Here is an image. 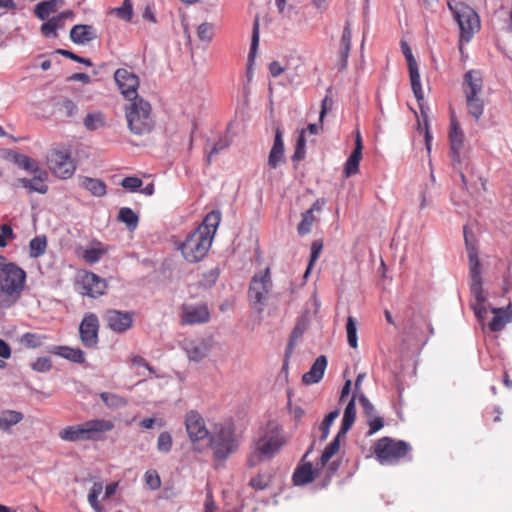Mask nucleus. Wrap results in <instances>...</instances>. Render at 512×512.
I'll list each match as a JSON object with an SVG mask.
<instances>
[{"label":"nucleus","instance_id":"f257e3e1","mask_svg":"<svg viewBox=\"0 0 512 512\" xmlns=\"http://www.w3.org/2000/svg\"><path fill=\"white\" fill-rule=\"evenodd\" d=\"M220 221V212L211 211L206 215L202 224L187 236L180 247L182 255L187 261L199 262L206 256Z\"/></svg>","mask_w":512,"mask_h":512},{"label":"nucleus","instance_id":"f03ea898","mask_svg":"<svg viewBox=\"0 0 512 512\" xmlns=\"http://www.w3.org/2000/svg\"><path fill=\"white\" fill-rule=\"evenodd\" d=\"M288 435L276 422L270 421L253 443V449L248 456L247 465L255 467L263 460H270L288 443Z\"/></svg>","mask_w":512,"mask_h":512},{"label":"nucleus","instance_id":"7ed1b4c3","mask_svg":"<svg viewBox=\"0 0 512 512\" xmlns=\"http://www.w3.org/2000/svg\"><path fill=\"white\" fill-rule=\"evenodd\" d=\"M114 429V423L107 419H91L80 424L66 426L58 436L67 442L103 441L106 433Z\"/></svg>","mask_w":512,"mask_h":512},{"label":"nucleus","instance_id":"20e7f679","mask_svg":"<svg viewBox=\"0 0 512 512\" xmlns=\"http://www.w3.org/2000/svg\"><path fill=\"white\" fill-rule=\"evenodd\" d=\"M208 446L215 461L225 462L240 447V435L235 425L231 422L216 424L209 437Z\"/></svg>","mask_w":512,"mask_h":512},{"label":"nucleus","instance_id":"39448f33","mask_svg":"<svg viewBox=\"0 0 512 512\" xmlns=\"http://www.w3.org/2000/svg\"><path fill=\"white\" fill-rule=\"evenodd\" d=\"M125 118L129 130L135 135H145L154 128L152 106L143 97H134L124 105Z\"/></svg>","mask_w":512,"mask_h":512},{"label":"nucleus","instance_id":"423d86ee","mask_svg":"<svg viewBox=\"0 0 512 512\" xmlns=\"http://www.w3.org/2000/svg\"><path fill=\"white\" fill-rule=\"evenodd\" d=\"M0 273V308H9L19 299L24 289L26 272L19 266H11Z\"/></svg>","mask_w":512,"mask_h":512},{"label":"nucleus","instance_id":"0eeeda50","mask_svg":"<svg viewBox=\"0 0 512 512\" xmlns=\"http://www.w3.org/2000/svg\"><path fill=\"white\" fill-rule=\"evenodd\" d=\"M482 86V78L479 73L468 71L465 74L462 88L466 98V105L469 113L476 120L482 116L484 110V104L481 98Z\"/></svg>","mask_w":512,"mask_h":512},{"label":"nucleus","instance_id":"6e6552de","mask_svg":"<svg viewBox=\"0 0 512 512\" xmlns=\"http://www.w3.org/2000/svg\"><path fill=\"white\" fill-rule=\"evenodd\" d=\"M410 445L402 440L383 437L376 441L374 453L381 464H395L410 452Z\"/></svg>","mask_w":512,"mask_h":512},{"label":"nucleus","instance_id":"1a4fd4ad","mask_svg":"<svg viewBox=\"0 0 512 512\" xmlns=\"http://www.w3.org/2000/svg\"><path fill=\"white\" fill-rule=\"evenodd\" d=\"M449 7L459 25L461 40L469 42L474 33L480 28V21L477 13L463 3H456L454 6L449 3Z\"/></svg>","mask_w":512,"mask_h":512},{"label":"nucleus","instance_id":"9d476101","mask_svg":"<svg viewBox=\"0 0 512 512\" xmlns=\"http://www.w3.org/2000/svg\"><path fill=\"white\" fill-rule=\"evenodd\" d=\"M47 165L51 172L58 178L68 179L75 170L76 165L68 149H51L47 156Z\"/></svg>","mask_w":512,"mask_h":512},{"label":"nucleus","instance_id":"9b49d317","mask_svg":"<svg viewBox=\"0 0 512 512\" xmlns=\"http://www.w3.org/2000/svg\"><path fill=\"white\" fill-rule=\"evenodd\" d=\"M185 428L193 450L202 451L200 442L209 440L211 435L203 416L196 410L188 411L185 415Z\"/></svg>","mask_w":512,"mask_h":512},{"label":"nucleus","instance_id":"f8f14e48","mask_svg":"<svg viewBox=\"0 0 512 512\" xmlns=\"http://www.w3.org/2000/svg\"><path fill=\"white\" fill-rule=\"evenodd\" d=\"M114 80L126 101L139 97V77L130 69L119 68L114 72Z\"/></svg>","mask_w":512,"mask_h":512},{"label":"nucleus","instance_id":"ddd939ff","mask_svg":"<svg viewBox=\"0 0 512 512\" xmlns=\"http://www.w3.org/2000/svg\"><path fill=\"white\" fill-rule=\"evenodd\" d=\"M99 320L96 314L86 313L79 325L81 343L88 349L97 347L99 342Z\"/></svg>","mask_w":512,"mask_h":512},{"label":"nucleus","instance_id":"4468645a","mask_svg":"<svg viewBox=\"0 0 512 512\" xmlns=\"http://www.w3.org/2000/svg\"><path fill=\"white\" fill-rule=\"evenodd\" d=\"M401 50L404 54L408 69H409V76H410V82H411V88L414 93L415 98L420 103L424 100V92L422 89L421 81H420V73L418 64L412 54L411 48L408 45L407 42L401 41Z\"/></svg>","mask_w":512,"mask_h":512},{"label":"nucleus","instance_id":"2eb2a0df","mask_svg":"<svg viewBox=\"0 0 512 512\" xmlns=\"http://www.w3.org/2000/svg\"><path fill=\"white\" fill-rule=\"evenodd\" d=\"M271 289L270 269L266 268L263 273L256 274L251 280L249 297L254 304L263 305Z\"/></svg>","mask_w":512,"mask_h":512},{"label":"nucleus","instance_id":"dca6fc26","mask_svg":"<svg viewBox=\"0 0 512 512\" xmlns=\"http://www.w3.org/2000/svg\"><path fill=\"white\" fill-rule=\"evenodd\" d=\"M78 284L81 289V294L91 298L102 296L107 289L106 280L93 272H84L80 276Z\"/></svg>","mask_w":512,"mask_h":512},{"label":"nucleus","instance_id":"f3484780","mask_svg":"<svg viewBox=\"0 0 512 512\" xmlns=\"http://www.w3.org/2000/svg\"><path fill=\"white\" fill-rule=\"evenodd\" d=\"M133 317V312H123L116 309L107 310L104 314L107 327L116 333L129 330L133 325Z\"/></svg>","mask_w":512,"mask_h":512},{"label":"nucleus","instance_id":"a211bd4d","mask_svg":"<svg viewBox=\"0 0 512 512\" xmlns=\"http://www.w3.org/2000/svg\"><path fill=\"white\" fill-rule=\"evenodd\" d=\"M210 312L205 304L182 306L181 323L186 325H195L208 322Z\"/></svg>","mask_w":512,"mask_h":512},{"label":"nucleus","instance_id":"6ab92c4d","mask_svg":"<svg viewBox=\"0 0 512 512\" xmlns=\"http://www.w3.org/2000/svg\"><path fill=\"white\" fill-rule=\"evenodd\" d=\"M449 140L452 162L460 163L461 151L464 144V133L454 116L451 117Z\"/></svg>","mask_w":512,"mask_h":512},{"label":"nucleus","instance_id":"aec40b11","mask_svg":"<svg viewBox=\"0 0 512 512\" xmlns=\"http://www.w3.org/2000/svg\"><path fill=\"white\" fill-rule=\"evenodd\" d=\"M471 292L475 297V302L472 304L473 311L478 319H483L484 315L487 312L485 302L486 297L484 296L483 288H482V279L481 276L479 278H471Z\"/></svg>","mask_w":512,"mask_h":512},{"label":"nucleus","instance_id":"412c9836","mask_svg":"<svg viewBox=\"0 0 512 512\" xmlns=\"http://www.w3.org/2000/svg\"><path fill=\"white\" fill-rule=\"evenodd\" d=\"M471 292L475 297V302L472 304L473 311L478 319H483L484 315L487 312L485 302L486 297L484 296L483 288H482V279L481 276L479 278H471Z\"/></svg>","mask_w":512,"mask_h":512},{"label":"nucleus","instance_id":"4be33fe9","mask_svg":"<svg viewBox=\"0 0 512 512\" xmlns=\"http://www.w3.org/2000/svg\"><path fill=\"white\" fill-rule=\"evenodd\" d=\"M282 162H284L283 132L278 126L275 129L273 146L268 156V165L271 169H276Z\"/></svg>","mask_w":512,"mask_h":512},{"label":"nucleus","instance_id":"5701e85b","mask_svg":"<svg viewBox=\"0 0 512 512\" xmlns=\"http://www.w3.org/2000/svg\"><path fill=\"white\" fill-rule=\"evenodd\" d=\"M97 38L96 29L92 25L78 24L70 30V39L73 43L84 45Z\"/></svg>","mask_w":512,"mask_h":512},{"label":"nucleus","instance_id":"b1692460","mask_svg":"<svg viewBox=\"0 0 512 512\" xmlns=\"http://www.w3.org/2000/svg\"><path fill=\"white\" fill-rule=\"evenodd\" d=\"M491 312L494 317L489 322L488 326L492 332L501 331L506 324L512 321V304L509 303L505 308H492Z\"/></svg>","mask_w":512,"mask_h":512},{"label":"nucleus","instance_id":"393cba45","mask_svg":"<svg viewBox=\"0 0 512 512\" xmlns=\"http://www.w3.org/2000/svg\"><path fill=\"white\" fill-rule=\"evenodd\" d=\"M183 348L190 360L198 362L204 359L209 351V345L203 340H185Z\"/></svg>","mask_w":512,"mask_h":512},{"label":"nucleus","instance_id":"a878e982","mask_svg":"<svg viewBox=\"0 0 512 512\" xmlns=\"http://www.w3.org/2000/svg\"><path fill=\"white\" fill-rule=\"evenodd\" d=\"M32 179L20 178L18 182L22 187L28 189L30 192H37L40 194H46L48 192V185L45 181L48 178V174L45 171H39Z\"/></svg>","mask_w":512,"mask_h":512},{"label":"nucleus","instance_id":"bb28decb","mask_svg":"<svg viewBox=\"0 0 512 512\" xmlns=\"http://www.w3.org/2000/svg\"><path fill=\"white\" fill-rule=\"evenodd\" d=\"M73 13L71 11H64L55 17L48 19L41 25V33L45 37H57V30L63 28L64 20L71 17Z\"/></svg>","mask_w":512,"mask_h":512},{"label":"nucleus","instance_id":"cd10ccee","mask_svg":"<svg viewBox=\"0 0 512 512\" xmlns=\"http://www.w3.org/2000/svg\"><path fill=\"white\" fill-rule=\"evenodd\" d=\"M326 366V357L324 355L319 356L310 370L302 376V381L308 385L318 383L323 378Z\"/></svg>","mask_w":512,"mask_h":512},{"label":"nucleus","instance_id":"c85d7f7f","mask_svg":"<svg viewBox=\"0 0 512 512\" xmlns=\"http://www.w3.org/2000/svg\"><path fill=\"white\" fill-rule=\"evenodd\" d=\"M50 353L77 364H83L86 361L85 353L80 348L54 346Z\"/></svg>","mask_w":512,"mask_h":512},{"label":"nucleus","instance_id":"c756f323","mask_svg":"<svg viewBox=\"0 0 512 512\" xmlns=\"http://www.w3.org/2000/svg\"><path fill=\"white\" fill-rule=\"evenodd\" d=\"M351 38L352 32L350 24L347 22L343 29L339 45L340 70H344L347 67L348 57L351 49Z\"/></svg>","mask_w":512,"mask_h":512},{"label":"nucleus","instance_id":"7c9ffc66","mask_svg":"<svg viewBox=\"0 0 512 512\" xmlns=\"http://www.w3.org/2000/svg\"><path fill=\"white\" fill-rule=\"evenodd\" d=\"M318 470L314 469L311 463L299 465L292 476L295 485H305L312 482L317 476Z\"/></svg>","mask_w":512,"mask_h":512},{"label":"nucleus","instance_id":"2f4dec72","mask_svg":"<svg viewBox=\"0 0 512 512\" xmlns=\"http://www.w3.org/2000/svg\"><path fill=\"white\" fill-rule=\"evenodd\" d=\"M464 238L466 243V248L468 252L469 258V266H470V277L471 278H479L480 274V260L478 257V252L475 246L469 241L468 233L466 228L464 229Z\"/></svg>","mask_w":512,"mask_h":512},{"label":"nucleus","instance_id":"473e14b6","mask_svg":"<svg viewBox=\"0 0 512 512\" xmlns=\"http://www.w3.org/2000/svg\"><path fill=\"white\" fill-rule=\"evenodd\" d=\"M355 399L356 395L353 394L350 401L348 402L345 410L344 415L342 418V423L340 427V434L346 435L347 432L351 429L353 426L355 419H356V405H355Z\"/></svg>","mask_w":512,"mask_h":512},{"label":"nucleus","instance_id":"72a5a7b5","mask_svg":"<svg viewBox=\"0 0 512 512\" xmlns=\"http://www.w3.org/2000/svg\"><path fill=\"white\" fill-rule=\"evenodd\" d=\"M55 112L60 118H72L78 113V106L71 99L64 98L55 104Z\"/></svg>","mask_w":512,"mask_h":512},{"label":"nucleus","instance_id":"f704fd0d","mask_svg":"<svg viewBox=\"0 0 512 512\" xmlns=\"http://www.w3.org/2000/svg\"><path fill=\"white\" fill-rule=\"evenodd\" d=\"M81 186L96 197H102L106 194V184L99 179L84 177Z\"/></svg>","mask_w":512,"mask_h":512},{"label":"nucleus","instance_id":"c9c22d12","mask_svg":"<svg viewBox=\"0 0 512 512\" xmlns=\"http://www.w3.org/2000/svg\"><path fill=\"white\" fill-rule=\"evenodd\" d=\"M47 249V238L45 235L34 237L29 242V256L31 258H39Z\"/></svg>","mask_w":512,"mask_h":512},{"label":"nucleus","instance_id":"e433bc0d","mask_svg":"<svg viewBox=\"0 0 512 512\" xmlns=\"http://www.w3.org/2000/svg\"><path fill=\"white\" fill-rule=\"evenodd\" d=\"M342 436H344V435L340 434V430H339L338 434L336 435V437L324 449V451H323V453H322V455L320 457V463H321V466L323 468H326V465L330 461V459L339 451V448H340V438Z\"/></svg>","mask_w":512,"mask_h":512},{"label":"nucleus","instance_id":"4c0bfd02","mask_svg":"<svg viewBox=\"0 0 512 512\" xmlns=\"http://www.w3.org/2000/svg\"><path fill=\"white\" fill-rule=\"evenodd\" d=\"M59 1L60 0H45L38 3L35 7V15L41 20L47 19L50 14L57 10Z\"/></svg>","mask_w":512,"mask_h":512},{"label":"nucleus","instance_id":"58836bf2","mask_svg":"<svg viewBox=\"0 0 512 512\" xmlns=\"http://www.w3.org/2000/svg\"><path fill=\"white\" fill-rule=\"evenodd\" d=\"M46 339L47 335L27 332L20 337V343L26 348L35 349L42 346Z\"/></svg>","mask_w":512,"mask_h":512},{"label":"nucleus","instance_id":"ea45409f","mask_svg":"<svg viewBox=\"0 0 512 512\" xmlns=\"http://www.w3.org/2000/svg\"><path fill=\"white\" fill-rule=\"evenodd\" d=\"M259 37H260V22L259 17H256L253 23V31H252V38H251V46L250 51L248 55V66H252L257 49L259 46Z\"/></svg>","mask_w":512,"mask_h":512},{"label":"nucleus","instance_id":"a19ab883","mask_svg":"<svg viewBox=\"0 0 512 512\" xmlns=\"http://www.w3.org/2000/svg\"><path fill=\"white\" fill-rule=\"evenodd\" d=\"M15 163L18 167L33 173L37 174L40 170L38 163L31 157L23 154H17L14 159Z\"/></svg>","mask_w":512,"mask_h":512},{"label":"nucleus","instance_id":"79ce46f5","mask_svg":"<svg viewBox=\"0 0 512 512\" xmlns=\"http://www.w3.org/2000/svg\"><path fill=\"white\" fill-rule=\"evenodd\" d=\"M106 252L107 250L101 247V243L98 242L97 247L83 250L81 257L85 260L86 263L94 264L98 262Z\"/></svg>","mask_w":512,"mask_h":512},{"label":"nucleus","instance_id":"37998d69","mask_svg":"<svg viewBox=\"0 0 512 512\" xmlns=\"http://www.w3.org/2000/svg\"><path fill=\"white\" fill-rule=\"evenodd\" d=\"M112 14H115L119 19L130 22L133 17V3L132 0H123L120 7L111 9Z\"/></svg>","mask_w":512,"mask_h":512},{"label":"nucleus","instance_id":"c03bdc74","mask_svg":"<svg viewBox=\"0 0 512 512\" xmlns=\"http://www.w3.org/2000/svg\"><path fill=\"white\" fill-rule=\"evenodd\" d=\"M118 219L131 230L137 227L139 221L137 214L128 207H123L119 210Z\"/></svg>","mask_w":512,"mask_h":512},{"label":"nucleus","instance_id":"a18cd8bd","mask_svg":"<svg viewBox=\"0 0 512 512\" xmlns=\"http://www.w3.org/2000/svg\"><path fill=\"white\" fill-rule=\"evenodd\" d=\"M84 126L87 130L94 131L105 125V118L102 113H89L84 118Z\"/></svg>","mask_w":512,"mask_h":512},{"label":"nucleus","instance_id":"49530a36","mask_svg":"<svg viewBox=\"0 0 512 512\" xmlns=\"http://www.w3.org/2000/svg\"><path fill=\"white\" fill-rule=\"evenodd\" d=\"M102 492L103 484L101 482H95L88 494V502L96 512H100L102 509L100 502L98 500Z\"/></svg>","mask_w":512,"mask_h":512},{"label":"nucleus","instance_id":"de8ad7c7","mask_svg":"<svg viewBox=\"0 0 512 512\" xmlns=\"http://www.w3.org/2000/svg\"><path fill=\"white\" fill-rule=\"evenodd\" d=\"M347 341L351 348L358 347L357 326L354 317L349 316L346 322Z\"/></svg>","mask_w":512,"mask_h":512},{"label":"nucleus","instance_id":"09e8293b","mask_svg":"<svg viewBox=\"0 0 512 512\" xmlns=\"http://www.w3.org/2000/svg\"><path fill=\"white\" fill-rule=\"evenodd\" d=\"M322 249H323V242H322V240H315V241L312 242V244H311V255H310L309 264H308L307 269H306V271L304 273V277L305 278L308 276V274L310 273L313 265L318 260L320 254L322 252Z\"/></svg>","mask_w":512,"mask_h":512},{"label":"nucleus","instance_id":"8fccbe9b","mask_svg":"<svg viewBox=\"0 0 512 512\" xmlns=\"http://www.w3.org/2000/svg\"><path fill=\"white\" fill-rule=\"evenodd\" d=\"M316 218L314 214H312V211H306L302 215V220L298 224V233L300 235H306L311 231L312 225L315 222Z\"/></svg>","mask_w":512,"mask_h":512},{"label":"nucleus","instance_id":"3c124183","mask_svg":"<svg viewBox=\"0 0 512 512\" xmlns=\"http://www.w3.org/2000/svg\"><path fill=\"white\" fill-rule=\"evenodd\" d=\"M340 412L338 409L331 411L324 420L322 421L320 425V431H321V440H326L329 435V430L335 419L339 416Z\"/></svg>","mask_w":512,"mask_h":512},{"label":"nucleus","instance_id":"603ef678","mask_svg":"<svg viewBox=\"0 0 512 512\" xmlns=\"http://www.w3.org/2000/svg\"><path fill=\"white\" fill-rule=\"evenodd\" d=\"M271 483V476L267 474H257L249 481V486L255 490L262 491L268 488Z\"/></svg>","mask_w":512,"mask_h":512},{"label":"nucleus","instance_id":"864d4df0","mask_svg":"<svg viewBox=\"0 0 512 512\" xmlns=\"http://www.w3.org/2000/svg\"><path fill=\"white\" fill-rule=\"evenodd\" d=\"M2 413L9 432L13 426L20 423L24 418L23 413L16 410H4Z\"/></svg>","mask_w":512,"mask_h":512},{"label":"nucleus","instance_id":"5fc2aeb1","mask_svg":"<svg viewBox=\"0 0 512 512\" xmlns=\"http://www.w3.org/2000/svg\"><path fill=\"white\" fill-rule=\"evenodd\" d=\"M305 147H306V140H305V130H302L299 134V137L296 142V147L294 154L292 156V160L295 162L301 161L305 157Z\"/></svg>","mask_w":512,"mask_h":512},{"label":"nucleus","instance_id":"6e6d98bb","mask_svg":"<svg viewBox=\"0 0 512 512\" xmlns=\"http://www.w3.org/2000/svg\"><path fill=\"white\" fill-rule=\"evenodd\" d=\"M173 440L169 432H161L157 439V449L160 452L168 453L172 448Z\"/></svg>","mask_w":512,"mask_h":512},{"label":"nucleus","instance_id":"4d7b16f0","mask_svg":"<svg viewBox=\"0 0 512 512\" xmlns=\"http://www.w3.org/2000/svg\"><path fill=\"white\" fill-rule=\"evenodd\" d=\"M100 398L108 407H118L126 404V400L124 398L107 392L100 393Z\"/></svg>","mask_w":512,"mask_h":512},{"label":"nucleus","instance_id":"13d9d810","mask_svg":"<svg viewBox=\"0 0 512 512\" xmlns=\"http://www.w3.org/2000/svg\"><path fill=\"white\" fill-rule=\"evenodd\" d=\"M144 480L146 485L152 490H157L161 487V479L156 470L151 469L146 471Z\"/></svg>","mask_w":512,"mask_h":512},{"label":"nucleus","instance_id":"bf43d9fd","mask_svg":"<svg viewBox=\"0 0 512 512\" xmlns=\"http://www.w3.org/2000/svg\"><path fill=\"white\" fill-rule=\"evenodd\" d=\"M121 186L124 189H126V190H129L131 192H135L139 188H141L142 180L140 178H138V177H135V176H128V177H125L122 180Z\"/></svg>","mask_w":512,"mask_h":512},{"label":"nucleus","instance_id":"052dcab7","mask_svg":"<svg viewBox=\"0 0 512 512\" xmlns=\"http://www.w3.org/2000/svg\"><path fill=\"white\" fill-rule=\"evenodd\" d=\"M31 367L37 372H48L52 368V363L48 357H39L32 363Z\"/></svg>","mask_w":512,"mask_h":512},{"label":"nucleus","instance_id":"680f3d73","mask_svg":"<svg viewBox=\"0 0 512 512\" xmlns=\"http://www.w3.org/2000/svg\"><path fill=\"white\" fill-rule=\"evenodd\" d=\"M56 53L64 56V57H67L75 62H78V63H82L86 66H92V62L90 59L88 58H83V57H80L78 55H76L75 53H73L72 51H69V50H65V49H58L56 50Z\"/></svg>","mask_w":512,"mask_h":512},{"label":"nucleus","instance_id":"e2e57ef3","mask_svg":"<svg viewBox=\"0 0 512 512\" xmlns=\"http://www.w3.org/2000/svg\"><path fill=\"white\" fill-rule=\"evenodd\" d=\"M212 30L213 25L211 23L205 22L202 23L197 30L198 37L203 41H211L212 40Z\"/></svg>","mask_w":512,"mask_h":512},{"label":"nucleus","instance_id":"0e129e2a","mask_svg":"<svg viewBox=\"0 0 512 512\" xmlns=\"http://www.w3.org/2000/svg\"><path fill=\"white\" fill-rule=\"evenodd\" d=\"M275 4L278 10V13L283 18H291L293 12V6L287 4V0H275Z\"/></svg>","mask_w":512,"mask_h":512},{"label":"nucleus","instance_id":"69168bd1","mask_svg":"<svg viewBox=\"0 0 512 512\" xmlns=\"http://www.w3.org/2000/svg\"><path fill=\"white\" fill-rule=\"evenodd\" d=\"M358 399L363 408L364 414L367 416V418H371L375 411L373 404L363 393L359 394Z\"/></svg>","mask_w":512,"mask_h":512},{"label":"nucleus","instance_id":"338daca9","mask_svg":"<svg viewBox=\"0 0 512 512\" xmlns=\"http://www.w3.org/2000/svg\"><path fill=\"white\" fill-rule=\"evenodd\" d=\"M362 138L359 131L356 132V139H355V148L351 155L349 156L351 159H354L358 163H360V160L362 159Z\"/></svg>","mask_w":512,"mask_h":512},{"label":"nucleus","instance_id":"774afa93","mask_svg":"<svg viewBox=\"0 0 512 512\" xmlns=\"http://www.w3.org/2000/svg\"><path fill=\"white\" fill-rule=\"evenodd\" d=\"M368 425H369L368 435H372V434L378 432L384 426V422L381 417L372 416L371 418H368Z\"/></svg>","mask_w":512,"mask_h":512}]
</instances>
